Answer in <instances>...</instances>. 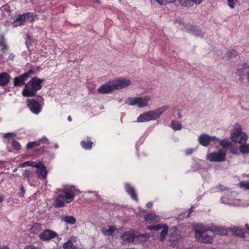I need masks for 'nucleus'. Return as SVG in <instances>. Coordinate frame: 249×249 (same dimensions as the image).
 <instances>
[{"label":"nucleus","mask_w":249,"mask_h":249,"mask_svg":"<svg viewBox=\"0 0 249 249\" xmlns=\"http://www.w3.org/2000/svg\"><path fill=\"white\" fill-rule=\"evenodd\" d=\"M58 147H59L58 144H57V143H55V144H54V148H55V149H57Z\"/></svg>","instance_id":"obj_61"},{"label":"nucleus","mask_w":249,"mask_h":249,"mask_svg":"<svg viewBox=\"0 0 249 249\" xmlns=\"http://www.w3.org/2000/svg\"><path fill=\"white\" fill-rule=\"evenodd\" d=\"M176 0H164L165 3H172ZM179 3L184 7H190L194 3L199 4L202 0H178Z\"/></svg>","instance_id":"obj_16"},{"label":"nucleus","mask_w":249,"mask_h":249,"mask_svg":"<svg viewBox=\"0 0 249 249\" xmlns=\"http://www.w3.org/2000/svg\"><path fill=\"white\" fill-rule=\"evenodd\" d=\"M76 241V237L71 236L67 242L65 243L63 245L64 249H78V248L74 245L73 242Z\"/></svg>","instance_id":"obj_19"},{"label":"nucleus","mask_w":249,"mask_h":249,"mask_svg":"<svg viewBox=\"0 0 249 249\" xmlns=\"http://www.w3.org/2000/svg\"><path fill=\"white\" fill-rule=\"evenodd\" d=\"M0 249H9V248L6 246L1 247L0 246Z\"/></svg>","instance_id":"obj_56"},{"label":"nucleus","mask_w":249,"mask_h":249,"mask_svg":"<svg viewBox=\"0 0 249 249\" xmlns=\"http://www.w3.org/2000/svg\"><path fill=\"white\" fill-rule=\"evenodd\" d=\"M169 228L167 225H165L164 228L162 229L160 235V240L163 241L165 238L168 231Z\"/></svg>","instance_id":"obj_32"},{"label":"nucleus","mask_w":249,"mask_h":249,"mask_svg":"<svg viewBox=\"0 0 249 249\" xmlns=\"http://www.w3.org/2000/svg\"><path fill=\"white\" fill-rule=\"evenodd\" d=\"M243 67V68L238 69L236 72V73L238 74L241 78L245 75L244 70L249 69V66L246 63L244 64Z\"/></svg>","instance_id":"obj_39"},{"label":"nucleus","mask_w":249,"mask_h":249,"mask_svg":"<svg viewBox=\"0 0 249 249\" xmlns=\"http://www.w3.org/2000/svg\"><path fill=\"white\" fill-rule=\"evenodd\" d=\"M113 87L115 89H119L124 88L131 84V81L126 78L119 79L112 81Z\"/></svg>","instance_id":"obj_14"},{"label":"nucleus","mask_w":249,"mask_h":249,"mask_svg":"<svg viewBox=\"0 0 249 249\" xmlns=\"http://www.w3.org/2000/svg\"><path fill=\"white\" fill-rule=\"evenodd\" d=\"M66 202L64 195H59L54 201V206L55 207L59 208L63 207Z\"/></svg>","instance_id":"obj_24"},{"label":"nucleus","mask_w":249,"mask_h":249,"mask_svg":"<svg viewBox=\"0 0 249 249\" xmlns=\"http://www.w3.org/2000/svg\"><path fill=\"white\" fill-rule=\"evenodd\" d=\"M3 200H4L3 197L2 196H0V203H1L2 202H3Z\"/></svg>","instance_id":"obj_59"},{"label":"nucleus","mask_w":249,"mask_h":249,"mask_svg":"<svg viewBox=\"0 0 249 249\" xmlns=\"http://www.w3.org/2000/svg\"><path fill=\"white\" fill-rule=\"evenodd\" d=\"M193 35L197 36H203V33L201 31L197 29H196L193 27V30L192 31Z\"/></svg>","instance_id":"obj_42"},{"label":"nucleus","mask_w":249,"mask_h":249,"mask_svg":"<svg viewBox=\"0 0 249 249\" xmlns=\"http://www.w3.org/2000/svg\"><path fill=\"white\" fill-rule=\"evenodd\" d=\"M219 141V139L215 136H210L206 134H203L198 137L199 143L205 147L209 146L211 142L214 144Z\"/></svg>","instance_id":"obj_10"},{"label":"nucleus","mask_w":249,"mask_h":249,"mask_svg":"<svg viewBox=\"0 0 249 249\" xmlns=\"http://www.w3.org/2000/svg\"><path fill=\"white\" fill-rule=\"evenodd\" d=\"M151 99L149 96L131 98L129 97L125 100V103L130 106H137L142 108L148 106V101Z\"/></svg>","instance_id":"obj_7"},{"label":"nucleus","mask_w":249,"mask_h":249,"mask_svg":"<svg viewBox=\"0 0 249 249\" xmlns=\"http://www.w3.org/2000/svg\"><path fill=\"white\" fill-rule=\"evenodd\" d=\"M153 206V203L152 202H149L146 204V207L147 208H151Z\"/></svg>","instance_id":"obj_54"},{"label":"nucleus","mask_w":249,"mask_h":249,"mask_svg":"<svg viewBox=\"0 0 249 249\" xmlns=\"http://www.w3.org/2000/svg\"><path fill=\"white\" fill-rule=\"evenodd\" d=\"M12 145L16 150H19L21 148L20 143L17 141H13L12 143Z\"/></svg>","instance_id":"obj_41"},{"label":"nucleus","mask_w":249,"mask_h":249,"mask_svg":"<svg viewBox=\"0 0 249 249\" xmlns=\"http://www.w3.org/2000/svg\"><path fill=\"white\" fill-rule=\"evenodd\" d=\"M60 192L64 195L66 203H69L73 200L75 196V192L79 191L76 190L74 186H66L61 189Z\"/></svg>","instance_id":"obj_8"},{"label":"nucleus","mask_w":249,"mask_h":249,"mask_svg":"<svg viewBox=\"0 0 249 249\" xmlns=\"http://www.w3.org/2000/svg\"><path fill=\"white\" fill-rule=\"evenodd\" d=\"M115 89L113 87V84L112 82L111 83H107L104 85L101 86L98 89L97 91L99 93L102 94H106L111 92Z\"/></svg>","instance_id":"obj_17"},{"label":"nucleus","mask_w":249,"mask_h":249,"mask_svg":"<svg viewBox=\"0 0 249 249\" xmlns=\"http://www.w3.org/2000/svg\"><path fill=\"white\" fill-rule=\"evenodd\" d=\"M219 143L224 148H227L230 147L231 142L229 139H224L221 141L219 140Z\"/></svg>","instance_id":"obj_37"},{"label":"nucleus","mask_w":249,"mask_h":249,"mask_svg":"<svg viewBox=\"0 0 249 249\" xmlns=\"http://www.w3.org/2000/svg\"><path fill=\"white\" fill-rule=\"evenodd\" d=\"M178 235L176 231L171 232L170 235L169 242L171 243V246L175 247L178 244Z\"/></svg>","instance_id":"obj_22"},{"label":"nucleus","mask_w":249,"mask_h":249,"mask_svg":"<svg viewBox=\"0 0 249 249\" xmlns=\"http://www.w3.org/2000/svg\"><path fill=\"white\" fill-rule=\"evenodd\" d=\"M230 149H231V153L235 154V155L238 154L237 149L234 148H231Z\"/></svg>","instance_id":"obj_52"},{"label":"nucleus","mask_w":249,"mask_h":249,"mask_svg":"<svg viewBox=\"0 0 249 249\" xmlns=\"http://www.w3.org/2000/svg\"><path fill=\"white\" fill-rule=\"evenodd\" d=\"M240 186L247 190H249V182H242L240 183Z\"/></svg>","instance_id":"obj_44"},{"label":"nucleus","mask_w":249,"mask_h":249,"mask_svg":"<svg viewBox=\"0 0 249 249\" xmlns=\"http://www.w3.org/2000/svg\"><path fill=\"white\" fill-rule=\"evenodd\" d=\"M124 187L126 192L130 196L131 198L136 201H138V198L135 189L128 183H125Z\"/></svg>","instance_id":"obj_18"},{"label":"nucleus","mask_w":249,"mask_h":249,"mask_svg":"<svg viewBox=\"0 0 249 249\" xmlns=\"http://www.w3.org/2000/svg\"><path fill=\"white\" fill-rule=\"evenodd\" d=\"M27 106L31 111L35 114H38L42 110L44 105V99L40 96H37L36 99H28L27 100Z\"/></svg>","instance_id":"obj_5"},{"label":"nucleus","mask_w":249,"mask_h":249,"mask_svg":"<svg viewBox=\"0 0 249 249\" xmlns=\"http://www.w3.org/2000/svg\"><path fill=\"white\" fill-rule=\"evenodd\" d=\"M193 207H191L190 208V209H189V213H188V214H189L190 213H192V212L193 211Z\"/></svg>","instance_id":"obj_58"},{"label":"nucleus","mask_w":249,"mask_h":249,"mask_svg":"<svg viewBox=\"0 0 249 249\" xmlns=\"http://www.w3.org/2000/svg\"><path fill=\"white\" fill-rule=\"evenodd\" d=\"M24 249H38V248L36 247L34 245H29L25 247Z\"/></svg>","instance_id":"obj_50"},{"label":"nucleus","mask_w":249,"mask_h":249,"mask_svg":"<svg viewBox=\"0 0 249 249\" xmlns=\"http://www.w3.org/2000/svg\"><path fill=\"white\" fill-rule=\"evenodd\" d=\"M194 151V149L189 148L185 150V153L186 155H190L193 153Z\"/></svg>","instance_id":"obj_48"},{"label":"nucleus","mask_w":249,"mask_h":249,"mask_svg":"<svg viewBox=\"0 0 249 249\" xmlns=\"http://www.w3.org/2000/svg\"><path fill=\"white\" fill-rule=\"evenodd\" d=\"M165 225L166 224H158L156 225H150L148 226L147 228L149 230L159 231L162 230L164 228Z\"/></svg>","instance_id":"obj_34"},{"label":"nucleus","mask_w":249,"mask_h":249,"mask_svg":"<svg viewBox=\"0 0 249 249\" xmlns=\"http://www.w3.org/2000/svg\"><path fill=\"white\" fill-rule=\"evenodd\" d=\"M228 58H231L236 56L237 55V52L235 50L232 49L226 53Z\"/></svg>","instance_id":"obj_40"},{"label":"nucleus","mask_w":249,"mask_h":249,"mask_svg":"<svg viewBox=\"0 0 249 249\" xmlns=\"http://www.w3.org/2000/svg\"><path fill=\"white\" fill-rule=\"evenodd\" d=\"M220 200H221V203H222L227 204H229V203H228L227 201L226 197H221Z\"/></svg>","instance_id":"obj_53"},{"label":"nucleus","mask_w":249,"mask_h":249,"mask_svg":"<svg viewBox=\"0 0 249 249\" xmlns=\"http://www.w3.org/2000/svg\"><path fill=\"white\" fill-rule=\"evenodd\" d=\"M231 231L232 232L233 235L241 238H244L245 233L243 230L236 227H233L230 228Z\"/></svg>","instance_id":"obj_23"},{"label":"nucleus","mask_w":249,"mask_h":249,"mask_svg":"<svg viewBox=\"0 0 249 249\" xmlns=\"http://www.w3.org/2000/svg\"><path fill=\"white\" fill-rule=\"evenodd\" d=\"M0 47L1 48V51L4 53L8 50V47L6 44V42L2 37L1 40L0 41Z\"/></svg>","instance_id":"obj_38"},{"label":"nucleus","mask_w":249,"mask_h":249,"mask_svg":"<svg viewBox=\"0 0 249 249\" xmlns=\"http://www.w3.org/2000/svg\"><path fill=\"white\" fill-rule=\"evenodd\" d=\"M181 112L179 111L178 113V119H180L181 118Z\"/></svg>","instance_id":"obj_57"},{"label":"nucleus","mask_w":249,"mask_h":249,"mask_svg":"<svg viewBox=\"0 0 249 249\" xmlns=\"http://www.w3.org/2000/svg\"><path fill=\"white\" fill-rule=\"evenodd\" d=\"M231 140L240 144L245 143L248 139L247 135L242 132L239 124H236L233 132L231 133Z\"/></svg>","instance_id":"obj_6"},{"label":"nucleus","mask_w":249,"mask_h":249,"mask_svg":"<svg viewBox=\"0 0 249 249\" xmlns=\"http://www.w3.org/2000/svg\"><path fill=\"white\" fill-rule=\"evenodd\" d=\"M239 150L243 154L249 153V144H241Z\"/></svg>","instance_id":"obj_36"},{"label":"nucleus","mask_w":249,"mask_h":249,"mask_svg":"<svg viewBox=\"0 0 249 249\" xmlns=\"http://www.w3.org/2000/svg\"><path fill=\"white\" fill-rule=\"evenodd\" d=\"M38 162H36L34 161H25L18 165V167L19 168H24L26 166H32L33 167H39L38 166Z\"/></svg>","instance_id":"obj_27"},{"label":"nucleus","mask_w":249,"mask_h":249,"mask_svg":"<svg viewBox=\"0 0 249 249\" xmlns=\"http://www.w3.org/2000/svg\"><path fill=\"white\" fill-rule=\"evenodd\" d=\"M38 141H40V144L41 143L46 144L49 143V140L45 136L43 137L42 138L38 140Z\"/></svg>","instance_id":"obj_45"},{"label":"nucleus","mask_w":249,"mask_h":249,"mask_svg":"<svg viewBox=\"0 0 249 249\" xmlns=\"http://www.w3.org/2000/svg\"><path fill=\"white\" fill-rule=\"evenodd\" d=\"M143 236V234H140L137 232L129 231L124 232L122 234L121 238L124 242L133 243Z\"/></svg>","instance_id":"obj_9"},{"label":"nucleus","mask_w":249,"mask_h":249,"mask_svg":"<svg viewBox=\"0 0 249 249\" xmlns=\"http://www.w3.org/2000/svg\"><path fill=\"white\" fill-rule=\"evenodd\" d=\"M61 220L65 223L66 225L71 224L73 225L76 223V219L73 216H64L61 218Z\"/></svg>","instance_id":"obj_25"},{"label":"nucleus","mask_w":249,"mask_h":249,"mask_svg":"<svg viewBox=\"0 0 249 249\" xmlns=\"http://www.w3.org/2000/svg\"><path fill=\"white\" fill-rule=\"evenodd\" d=\"M58 234L55 231L50 230H45L41 233L39 237L43 241H49L52 239L57 237Z\"/></svg>","instance_id":"obj_13"},{"label":"nucleus","mask_w":249,"mask_h":249,"mask_svg":"<svg viewBox=\"0 0 249 249\" xmlns=\"http://www.w3.org/2000/svg\"><path fill=\"white\" fill-rule=\"evenodd\" d=\"M40 145V141L38 140L28 142L26 145L27 149H32L34 147H37Z\"/></svg>","instance_id":"obj_35"},{"label":"nucleus","mask_w":249,"mask_h":249,"mask_svg":"<svg viewBox=\"0 0 249 249\" xmlns=\"http://www.w3.org/2000/svg\"><path fill=\"white\" fill-rule=\"evenodd\" d=\"M15 134L13 133H7L4 134L3 137L5 139H10L14 136Z\"/></svg>","instance_id":"obj_47"},{"label":"nucleus","mask_w":249,"mask_h":249,"mask_svg":"<svg viewBox=\"0 0 249 249\" xmlns=\"http://www.w3.org/2000/svg\"><path fill=\"white\" fill-rule=\"evenodd\" d=\"M3 55L0 54V60L3 58Z\"/></svg>","instance_id":"obj_64"},{"label":"nucleus","mask_w":249,"mask_h":249,"mask_svg":"<svg viewBox=\"0 0 249 249\" xmlns=\"http://www.w3.org/2000/svg\"><path fill=\"white\" fill-rule=\"evenodd\" d=\"M25 21L21 15L19 14L18 15V18L13 21V24L14 26L17 27L23 25Z\"/></svg>","instance_id":"obj_30"},{"label":"nucleus","mask_w":249,"mask_h":249,"mask_svg":"<svg viewBox=\"0 0 249 249\" xmlns=\"http://www.w3.org/2000/svg\"><path fill=\"white\" fill-rule=\"evenodd\" d=\"M245 226H246L247 229L249 231V224H246Z\"/></svg>","instance_id":"obj_62"},{"label":"nucleus","mask_w":249,"mask_h":249,"mask_svg":"<svg viewBox=\"0 0 249 249\" xmlns=\"http://www.w3.org/2000/svg\"><path fill=\"white\" fill-rule=\"evenodd\" d=\"M206 230L212 231L214 234L218 235H227L228 231L226 229L221 226H216L214 224H211L210 225H206Z\"/></svg>","instance_id":"obj_11"},{"label":"nucleus","mask_w":249,"mask_h":249,"mask_svg":"<svg viewBox=\"0 0 249 249\" xmlns=\"http://www.w3.org/2000/svg\"><path fill=\"white\" fill-rule=\"evenodd\" d=\"M10 76L5 72L0 73V86H5L8 84L10 81Z\"/></svg>","instance_id":"obj_21"},{"label":"nucleus","mask_w":249,"mask_h":249,"mask_svg":"<svg viewBox=\"0 0 249 249\" xmlns=\"http://www.w3.org/2000/svg\"><path fill=\"white\" fill-rule=\"evenodd\" d=\"M21 16L25 22L27 20L31 21H34L36 17V15L32 12H27L21 15Z\"/></svg>","instance_id":"obj_26"},{"label":"nucleus","mask_w":249,"mask_h":249,"mask_svg":"<svg viewBox=\"0 0 249 249\" xmlns=\"http://www.w3.org/2000/svg\"><path fill=\"white\" fill-rule=\"evenodd\" d=\"M168 108V106H163L156 109L151 110L145 112L137 118V122H147L150 121H155L159 119L162 114L165 112Z\"/></svg>","instance_id":"obj_2"},{"label":"nucleus","mask_w":249,"mask_h":249,"mask_svg":"<svg viewBox=\"0 0 249 249\" xmlns=\"http://www.w3.org/2000/svg\"><path fill=\"white\" fill-rule=\"evenodd\" d=\"M39 167L37 168L36 173L37 174L38 177L41 180H44L46 178L48 171L46 167L42 161L38 162Z\"/></svg>","instance_id":"obj_15"},{"label":"nucleus","mask_w":249,"mask_h":249,"mask_svg":"<svg viewBox=\"0 0 249 249\" xmlns=\"http://www.w3.org/2000/svg\"><path fill=\"white\" fill-rule=\"evenodd\" d=\"M68 121L69 122H71L72 121V118L71 117V116H69L68 117Z\"/></svg>","instance_id":"obj_60"},{"label":"nucleus","mask_w":249,"mask_h":249,"mask_svg":"<svg viewBox=\"0 0 249 249\" xmlns=\"http://www.w3.org/2000/svg\"><path fill=\"white\" fill-rule=\"evenodd\" d=\"M15 57V55H14V53H11L9 55V56L8 59H7V61H9V60L13 61L14 60Z\"/></svg>","instance_id":"obj_51"},{"label":"nucleus","mask_w":249,"mask_h":249,"mask_svg":"<svg viewBox=\"0 0 249 249\" xmlns=\"http://www.w3.org/2000/svg\"><path fill=\"white\" fill-rule=\"evenodd\" d=\"M38 70L37 66H32L31 69L24 73L14 78L13 84L15 87H20L25 85V81L32 75L35 74Z\"/></svg>","instance_id":"obj_4"},{"label":"nucleus","mask_w":249,"mask_h":249,"mask_svg":"<svg viewBox=\"0 0 249 249\" xmlns=\"http://www.w3.org/2000/svg\"><path fill=\"white\" fill-rule=\"evenodd\" d=\"M25 193V190L23 186H21L20 188L19 191L18 192V195L19 196L23 197Z\"/></svg>","instance_id":"obj_46"},{"label":"nucleus","mask_w":249,"mask_h":249,"mask_svg":"<svg viewBox=\"0 0 249 249\" xmlns=\"http://www.w3.org/2000/svg\"><path fill=\"white\" fill-rule=\"evenodd\" d=\"M226 154L222 150L212 153L208 156V159L211 161H224L225 160Z\"/></svg>","instance_id":"obj_12"},{"label":"nucleus","mask_w":249,"mask_h":249,"mask_svg":"<svg viewBox=\"0 0 249 249\" xmlns=\"http://www.w3.org/2000/svg\"><path fill=\"white\" fill-rule=\"evenodd\" d=\"M116 230L115 226H110L108 229L105 227L102 229V233L105 235L109 236L112 234L114 231Z\"/></svg>","instance_id":"obj_28"},{"label":"nucleus","mask_w":249,"mask_h":249,"mask_svg":"<svg viewBox=\"0 0 249 249\" xmlns=\"http://www.w3.org/2000/svg\"><path fill=\"white\" fill-rule=\"evenodd\" d=\"M145 220L147 221L151 222H158L160 221V217L159 216L154 214L150 213L146 214L144 216Z\"/></svg>","instance_id":"obj_29"},{"label":"nucleus","mask_w":249,"mask_h":249,"mask_svg":"<svg viewBox=\"0 0 249 249\" xmlns=\"http://www.w3.org/2000/svg\"><path fill=\"white\" fill-rule=\"evenodd\" d=\"M156 1L160 5H163L164 4L163 0H156Z\"/></svg>","instance_id":"obj_55"},{"label":"nucleus","mask_w":249,"mask_h":249,"mask_svg":"<svg viewBox=\"0 0 249 249\" xmlns=\"http://www.w3.org/2000/svg\"><path fill=\"white\" fill-rule=\"evenodd\" d=\"M228 5L232 9L235 7V5L238 2V0H227Z\"/></svg>","instance_id":"obj_43"},{"label":"nucleus","mask_w":249,"mask_h":249,"mask_svg":"<svg viewBox=\"0 0 249 249\" xmlns=\"http://www.w3.org/2000/svg\"><path fill=\"white\" fill-rule=\"evenodd\" d=\"M80 143L82 147L86 150H90L93 145V142L90 141H82Z\"/></svg>","instance_id":"obj_33"},{"label":"nucleus","mask_w":249,"mask_h":249,"mask_svg":"<svg viewBox=\"0 0 249 249\" xmlns=\"http://www.w3.org/2000/svg\"><path fill=\"white\" fill-rule=\"evenodd\" d=\"M195 232V237L198 242L211 244L213 242V238L208 234H203L204 232L208 231L205 228V225L203 224H196L193 226Z\"/></svg>","instance_id":"obj_3"},{"label":"nucleus","mask_w":249,"mask_h":249,"mask_svg":"<svg viewBox=\"0 0 249 249\" xmlns=\"http://www.w3.org/2000/svg\"><path fill=\"white\" fill-rule=\"evenodd\" d=\"M35 176L36 174L34 171L30 169H25L23 174V178L27 179L29 183L33 182V178L35 177Z\"/></svg>","instance_id":"obj_20"},{"label":"nucleus","mask_w":249,"mask_h":249,"mask_svg":"<svg viewBox=\"0 0 249 249\" xmlns=\"http://www.w3.org/2000/svg\"><path fill=\"white\" fill-rule=\"evenodd\" d=\"M170 127L175 131L180 130L182 126L181 123L176 121H172Z\"/></svg>","instance_id":"obj_31"},{"label":"nucleus","mask_w":249,"mask_h":249,"mask_svg":"<svg viewBox=\"0 0 249 249\" xmlns=\"http://www.w3.org/2000/svg\"><path fill=\"white\" fill-rule=\"evenodd\" d=\"M248 80L249 81V71L247 72Z\"/></svg>","instance_id":"obj_63"},{"label":"nucleus","mask_w":249,"mask_h":249,"mask_svg":"<svg viewBox=\"0 0 249 249\" xmlns=\"http://www.w3.org/2000/svg\"><path fill=\"white\" fill-rule=\"evenodd\" d=\"M1 11H7V12H9L10 10H9V7L8 5H5L4 6H3L1 8Z\"/></svg>","instance_id":"obj_49"},{"label":"nucleus","mask_w":249,"mask_h":249,"mask_svg":"<svg viewBox=\"0 0 249 249\" xmlns=\"http://www.w3.org/2000/svg\"><path fill=\"white\" fill-rule=\"evenodd\" d=\"M44 80L37 77L32 78L26 84L22 91L23 96L29 97L35 96L36 92L41 89Z\"/></svg>","instance_id":"obj_1"}]
</instances>
